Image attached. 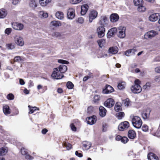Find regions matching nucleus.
I'll use <instances>...</instances> for the list:
<instances>
[{
  "mask_svg": "<svg viewBox=\"0 0 160 160\" xmlns=\"http://www.w3.org/2000/svg\"><path fill=\"white\" fill-rule=\"evenodd\" d=\"M75 10L72 8L68 9L67 13V16L68 19H72L75 16Z\"/></svg>",
  "mask_w": 160,
  "mask_h": 160,
  "instance_id": "obj_14",
  "label": "nucleus"
},
{
  "mask_svg": "<svg viewBox=\"0 0 160 160\" xmlns=\"http://www.w3.org/2000/svg\"><path fill=\"white\" fill-rule=\"evenodd\" d=\"M6 47L9 49H12L15 48V45L14 44L9 43L6 45Z\"/></svg>",
  "mask_w": 160,
  "mask_h": 160,
  "instance_id": "obj_44",
  "label": "nucleus"
},
{
  "mask_svg": "<svg viewBox=\"0 0 160 160\" xmlns=\"http://www.w3.org/2000/svg\"><path fill=\"white\" fill-rule=\"evenodd\" d=\"M148 160H158V157L154 153L150 152L148 155Z\"/></svg>",
  "mask_w": 160,
  "mask_h": 160,
  "instance_id": "obj_20",
  "label": "nucleus"
},
{
  "mask_svg": "<svg viewBox=\"0 0 160 160\" xmlns=\"http://www.w3.org/2000/svg\"><path fill=\"white\" fill-rule=\"evenodd\" d=\"M107 56V54H105V53H103V52H102L100 53L99 55H98V58H102L106 57Z\"/></svg>",
  "mask_w": 160,
  "mask_h": 160,
  "instance_id": "obj_60",
  "label": "nucleus"
},
{
  "mask_svg": "<svg viewBox=\"0 0 160 160\" xmlns=\"http://www.w3.org/2000/svg\"><path fill=\"white\" fill-rule=\"evenodd\" d=\"M52 36L55 37L57 38L60 37L61 36L60 33L59 32H54L52 33Z\"/></svg>",
  "mask_w": 160,
  "mask_h": 160,
  "instance_id": "obj_51",
  "label": "nucleus"
},
{
  "mask_svg": "<svg viewBox=\"0 0 160 160\" xmlns=\"http://www.w3.org/2000/svg\"><path fill=\"white\" fill-rule=\"evenodd\" d=\"M39 16L41 18H46L48 16V13L45 12L43 11H40L39 12Z\"/></svg>",
  "mask_w": 160,
  "mask_h": 160,
  "instance_id": "obj_36",
  "label": "nucleus"
},
{
  "mask_svg": "<svg viewBox=\"0 0 160 160\" xmlns=\"http://www.w3.org/2000/svg\"><path fill=\"white\" fill-rule=\"evenodd\" d=\"M25 158L28 159L32 160L33 159V157L28 154L25 155Z\"/></svg>",
  "mask_w": 160,
  "mask_h": 160,
  "instance_id": "obj_62",
  "label": "nucleus"
},
{
  "mask_svg": "<svg viewBox=\"0 0 160 160\" xmlns=\"http://www.w3.org/2000/svg\"><path fill=\"white\" fill-rule=\"evenodd\" d=\"M98 13L97 12L94 10H92L89 12V22L91 23L92 20L95 19L97 16Z\"/></svg>",
  "mask_w": 160,
  "mask_h": 160,
  "instance_id": "obj_5",
  "label": "nucleus"
},
{
  "mask_svg": "<svg viewBox=\"0 0 160 160\" xmlns=\"http://www.w3.org/2000/svg\"><path fill=\"white\" fill-rule=\"evenodd\" d=\"M140 81L139 79H136L134 81V85L132 86L131 89L132 91L134 93H140L142 91V88L139 84Z\"/></svg>",
  "mask_w": 160,
  "mask_h": 160,
  "instance_id": "obj_2",
  "label": "nucleus"
},
{
  "mask_svg": "<svg viewBox=\"0 0 160 160\" xmlns=\"http://www.w3.org/2000/svg\"><path fill=\"white\" fill-rule=\"evenodd\" d=\"M96 117L94 116L88 118V119H87V123L90 125H92L94 124L96 121Z\"/></svg>",
  "mask_w": 160,
  "mask_h": 160,
  "instance_id": "obj_19",
  "label": "nucleus"
},
{
  "mask_svg": "<svg viewBox=\"0 0 160 160\" xmlns=\"http://www.w3.org/2000/svg\"><path fill=\"white\" fill-rule=\"evenodd\" d=\"M82 145L85 150L88 149L91 146V143L90 142L86 141L83 142Z\"/></svg>",
  "mask_w": 160,
  "mask_h": 160,
  "instance_id": "obj_26",
  "label": "nucleus"
},
{
  "mask_svg": "<svg viewBox=\"0 0 160 160\" xmlns=\"http://www.w3.org/2000/svg\"><path fill=\"white\" fill-rule=\"evenodd\" d=\"M128 136L130 139H133L136 136L135 132L133 130H129L128 132Z\"/></svg>",
  "mask_w": 160,
  "mask_h": 160,
  "instance_id": "obj_23",
  "label": "nucleus"
},
{
  "mask_svg": "<svg viewBox=\"0 0 160 160\" xmlns=\"http://www.w3.org/2000/svg\"><path fill=\"white\" fill-rule=\"evenodd\" d=\"M16 43L20 46H22L24 44V41L22 38L19 35H16L14 37Z\"/></svg>",
  "mask_w": 160,
  "mask_h": 160,
  "instance_id": "obj_9",
  "label": "nucleus"
},
{
  "mask_svg": "<svg viewBox=\"0 0 160 160\" xmlns=\"http://www.w3.org/2000/svg\"><path fill=\"white\" fill-rule=\"evenodd\" d=\"M124 113L123 112H121L117 113V116L118 118L119 119H121L124 117Z\"/></svg>",
  "mask_w": 160,
  "mask_h": 160,
  "instance_id": "obj_41",
  "label": "nucleus"
},
{
  "mask_svg": "<svg viewBox=\"0 0 160 160\" xmlns=\"http://www.w3.org/2000/svg\"><path fill=\"white\" fill-rule=\"evenodd\" d=\"M99 115L100 116L103 117L106 114L107 111L105 108L102 106H100L99 108Z\"/></svg>",
  "mask_w": 160,
  "mask_h": 160,
  "instance_id": "obj_24",
  "label": "nucleus"
},
{
  "mask_svg": "<svg viewBox=\"0 0 160 160\" xmlns=\"http://www.w3.org/2000/svg\"><path fill=\"white\" fill-rule=\"evenodd\" d=\"M150 112V110H148L146 112L143 113L142 114V118L144 119H146L148 118L149 117Z\"/></svg>",
  "mask_w": 160,
  "mask_h": 160,
  "instance_id": "obj_33",
  "label": "nucleus"
},
{
  "mask_svg": "<svg viewBox=\"0 0 160 160\" xmlns=\"http://www.w3.org/2000/svg\"><path fill=\"white\" fill-rule=\"evenodd\" d=\"M51 0H39L40 4L42 6H45L50 2Z\"/></svg>",
  "mask_w": 160,
  "mask_h": 160,
  "instance_id": "obj_32",
  "label": "nucleus"
},
{
  "mask_svg": "<svg viewBox=\"0 0 160 160\" xmlns=\"http://www.w3.org/2000/svg\"><path fill=\"white\" fill-rule=\"evenodd\" d=\"M58 62L59 63L65 64H68L69 63V62L68 61L62 59H59Z\"/></svg>",
  "mask_w": 160,
  "mask_h": 160,
  "instance_id": "obj_56",
  "label": "nucleus"
},
{
  "mask_svg": "<svg viewBox=\"0 0 160 160\" xmlns=\"http://www.w3.org/2000/svg\"><path fill=\"white\" fill-rule=\"evenodd\" d=\"M56 17L58 19L62 20L64 18V15L63 13L60 11L57 12L55 14Z\"/></svg>",
  "mask_w": 160,
  "mask_h": 160,
  "instance_id": "obj_29",
  "label": "nucleus"
},
{
  "mask_svg": "<svg viewBox=\"0 0 160 160\" xmlns=\"http://www.w3.org/2000/svg\"><path fill=\"white\" fill-rule=\"evenodd\" d=\"M151 86L150 82H148L146 83L145 85H144L142 87V89L144 90L148 89Z\"/></svg>",
  "mask_w": 160,
  "mask_h": 160,
  "instance_id": "obj_43",
  "label": "nucleus"
},
{
  "mask_svg": "<svg viewBox=\"0 0 160 160\" xmlns=\"http://www.w3.org/2000/svg\"><path fill=\"white\" fill-rule=\"evenodd\" d=\"M84 21V19L82 17L78 18L77 20V22L80 24L82 23Z\"/></svg>",
  "mask_w": 160,
  "mask_h": 160,
  "instance_id": "obj_54",
  "label": "nucleus"
},
{
  "mask_svg": "<svg viewBox=\"0 0 160 160\" xmlns=\"http://www.w3.org/2000/svg\"><path fill=\"white\" fill-rule=\"evenodd\" d=\"M100 99V96L98 95H96L94 96L93 98V101L94 102H98Z\"/></svg>",
  "mask_w": 160,
  "mask_h": 160,
  "instance_id": "obj_46",
  "label": "nucleus"
},
{
  "mask_svg": "<svg viewBox=\"0 0 160 160\" xmlns=\"http://www.w3.org/2000/svg\"><path fill=\"white\" fill-rule=\"evenodd\" d=\"M7 98L8 100H12L14 98V96L13 94L9 93L7 95Z\"/></svg>",
  "mask_w": 160,
  "mask_h": 160,
  "instance_id": "obj_49",
  "label": "nucleus"
},
{
  "mask_svg": "<svg viewBox=\"0 0 160 160\" xmlns=\"http://www.w3.org/2000/svg\"><path fill=\"white\" fill-rule=\"evenodd\" d=\"M155 136L158 137H160V130H158L157 132L155 133Z\"/></svg>",
  "mask_w": 160,
  "mask_h": 160,
  "instance_id": "obj_63",
  "label": "nucleus"
},
{
  "mask_svg": "<svg viewBox=\"0 0 160 160\" xmlns=\"http://www.w3.org/2000/svg\"><path fill=\"white\" fill-rule=\"evenodd\" d=\"M82 0H70V2L73 4H76L80 2Z\"/></svg>",
  "mask_w": 160,
  "mask_h": 160,
  "instance_id": "obj_55",
  "label": "nucleus"
},
{
  "mask_svg": "<svg viewBox=\"0 0 160 160\" xmlns=\"http://www.w3.org/2000/svg\"><path fill=\"white\" fill-rule=\"evenodd\" d=\"M50 25L51 26L57 27L60 26L61 24L59 21H53L51 22Z\"/></svg>",
  "mask_w": 160,
  "mask_h": 160,
  "instance_id": "obj_31",
  "label": "nucleus"
},
{
  "mask_svg": "<svg viewBox=\"0 0 160 160\" xmlns=\"http://www.w3.org/2000/svg\"><path fill=\"white\" fill-rule=\"evenodd\" d=\"M125 86V83L124 82H122L118 83V87L119 89H122L124 88Z\"/></svg>",
  "mask_w": 160,
  "mask_h": 160,
  "instance_id": "obj_42",
  "label": "nucleus"
},
{
  "mask_svg": "<svg viewBox=\"0 0 160 160\" xmlns=\"http://www.w3.org/2000/svg\"><path fill=\"white\" fill-rule=\"evenodd\" d=\"M64 146L66 147L68 150H69L71 148L72 145L69 143H68L66 142L63 144Z\"/></svg>",
  "mask_w": 160,
  "mask_h": 160,
  "instance_id": "obj_48",
  "label": "nucleus"
},
{
  "mask_svg": "<svg viewBox=\"0 0 160 160\" xmlns=\"http://www.w3.org/2000/svg\"><path fill=\"white\" fill-rule=\"evenodd\" d=\"M119 18L118 15L117 13L112 14L110 17V20L111 22H117Z\"/></svg>",
  "mask_w": 160,
  "mask_h": 160,
  "instance_id": "obj_16",
  "label": "nucleus"
},
{
  "mask_svg": "<svg viewBox=\"0 0 160 160\" xmlns=\"http://www.w3.org/2000/svg\"><path fill=\"white\" fill-rule=\"evenodd\" d=\"M104 27L100 26L97 29V32L98 36L99 38L103 37L105 35V29Z\"/></svg>",
  "mask_w": 160,
  "mask_h": 160,
  "instance_id": "obj_7",
  "label": "nucleus"
},
{
  "mask_svg": "<svg viewBox=\"0 0 160 160\" xmlns=\"http://www.w3.org/2000/svg\"><path fill=\"white\" fill-rule=\"evenodd\" d=\"M142 129L143 131L147 132L148 130V127L147 125L144 124L142 126Z\"/></svg>",
  "mask_w": 160,
  "mask_h": 160,
  "instance_id": "obj_50",
  "label": "nucleus"
},
{
  "mask_svg": "<svg viewBox=\"0 0 160 160\" xmlns=\"http://www.w3.org/2000/svg\"><path fill=\"white\" fill-rule=\"evenodd\" d=\"M7 14V12L5 9H0V19L4 18Z\"/></svg>",
  "mask_w": 160,
  "mask_h": 160,
  "instance_id": "obj_30",
  "label": "nucleus"
},
{
  "mask_svg": "<svg viewBox=\"0 0 160 160\" xmlns=\"http://www.w3.org/2000/svg\"><path fill=\"white\" fill-rule=\"evenodd\" d=\"M155 72L160 73V67H156L155 69Z\"/></svg>",
  "mask_w": 160,
  "mask_h": 160,
  "instance_id": "obj_64",
  "label": "nucleus"
},
{
  "mask_svg": "<svg viewBox=\"0 0 160 160\" xmlns=\"http://www.w3.org/2000/svg\"><path fill=\"white\" fill-rule=\"evenodd\" d=\"M114 104V100L111 98H108L104 102V106L108 108H110Z\"/></svg>",
  "mask_w": 160,
  "mask_h": 160,
  "instance_id": "obj_10",
  "label": "nucleus"
},
{
  "mask_svg": "<svg viewBox=\"0 0 160 160\" xmlns=\"http://www.w3.org/2000/svg\"><path fill=\"white\" fill-rule=\"evenodd\" d=\"M129 126V122L125 121L121 123L118 126V129L119 131H122L124 129H127Z\"/></svg>",
  "mask_w": 160,
  "mask_h": 160,
  "instance_id": "obj_8",
  "label": "nucleus"
},
{
  "mask_svg": "<svg viewBox=\"0 0 160 160\" xmlns=\"http://www.w3.org/2000/svg\"><path fill=\"white\" fill-rule=\"evenodd\" d=\"M30 7L32 8H35L37 7V4L35 0H31L29 2Z\"/></svg>",
  "mask_w": 160,
  "mask_h": 160,
  "instance_id": "obj_34",
  "label": "nucleus"
},
{
  "mask_svg": "<svg viewBox=\"0 0 160 160\" xmlns=\"http://www.w3.org/2000/svg\"><path fill=\"white\" fill-rule=\"evenodd\" d=\"M108 20L106 16H102L100 18L99 24L101 26L105 27V25L108 24Z\"/></svg>",
  "mask_w": 160,
  "mask_h": 160,
  "instance_id": "obj_13",
  "label": "nucleus"
},
{
  "mask_svg": "<svg viewBox=\"0 0 160 160\" xmlns=\"http://www.w3.org/2000/svg\"><path fill=\"white\" fill-rule=\"evenodd\" d=\"M12 26L14 29L18 30H21L23 28V24L18 22H13L12 23Z\"/></svg>",
  "mask_w": 160,
  "mask_h": 160,
  "instance_id": "obj_11",
  "label": "nucleus"
},
{
  "mask_svg": "<svg viewBox=\"0 0 160 160\" xmlns=\"http://www.w3.org/2000/svg\"><path fill=\"white\" fill-rule=\"evenodd\" d=\"M128 139L126 137H122V138L121 139V141L122 142L124 143H126L128 142Z\"/></svg>",
  "mask_w": 160,
  "mask_h": 160,
  "instance_id": "obj_52",
  "label": "nucleus"
},
{
  "mask_svg": "<svg viewBox=\"0 0 160 160\" xmlns=\"http://www.w3.org/2000/svg\"><path fill=\"white\" fill-rule=\"evenodd\" d=\"M108 51L109 53L112 54H115L118 51V48L117 47H112L110 48Z\"/></svg>",
  "mask_w": 160,
  "mask_h": 160,
  "instance_id": "obj_22",
  "label": "nucleus"
},
{
  "mask_svg": "<svg viewBox=\"0 0 160 160\" xmlns=\"http://www.w3.org/2000/svg\"><path fill=\"white\" fill-rule=\"evenodd\" d=\"M14 62H20L24 61L23 58L20 56H17L15 57L14 58Z\"/></svg>",
  "mask_w": 160,
  "mask_h": 160,
  "instance_id": "obj_37",
  "label": "nucleus"
},
{
  "mask_svg": "<svg viewBox=\"0 0 160 160\" xmlns=\"http://www.w3.org/2000/svg\"><path fill=\"white\" fill-rule=\"evenodd\" d=\"M158 34V32L151 30L147 32L144 35L145 38L147 39L151 38Z\"/></svg>",
  "mask_w": 160,
  "mask_h": 160,
  "instance_id": "obj_6",
  "label": "nucleus"
},
{
  "mask_svg": "<svg viewBox=\"0 0 160 160\" xmlns=\"http://www.w3.org/2000/svg\"><path fill=\"white\" fill-rule=\"evenodd\" d=\"M94 108L92 106H90L87 109V112L89 114H91L93 111Z\"/></svg>",
  "mask_w": 160,
  "mask_h": 160,
  "instance_id": "obj_45",
  "label": "nucleus"
},
{
  "mask_svg": "<svg viewBox=\"0 0 160 160\" xmlns=\"http://www.w3.org/2000/svg\"><path fill=\"white\" fill-rule=\"evenodd\" d=\"M124 103L125 105L128 106L130 104V102L128 98H127L124 101Z\"/></svg>",
  "mask_w": 160,
  "mask_h": 160,
  "instance_id": "obj_57",
  "label": "nucleus"
},
{
  "mask_svg": "<svg viewBox=\"0 0 160 160\" xmlns=\"http://www.w3.org/2000/svg\"><path fill=\"white\" fill-rule=\"evenodd\" d=\"M70 126L72 131H75L76 130V128L73 124H71L70 125Z\"/></svg>",
  "mask_w": 160,
  "mask_h": 160,
  "instance_id": "obj_61",
  "label": "nucleus"
},
{
  "mask_svg": "<svg viewBox=\"0 0 160 160\" xmlns=\"http://www.w3.org/2000/svg\"><path fill=\"white\" fill-rule=\"evenodd\" d=\"M117 31V29L116 28H111L108 32L107 34V37L108 38H111L116 33Z\"/></svg>",
  "mask_w": 160,
  "mask_h": 160,
  "instance_id": "obj_17",
  "label": "nucleus"
},
{
  "mask_svg": "<svg viewBox=\"0 0 160 160\" xmlns=\"http://www.w3.org/2000/svg\"><path fill=\"white\" fill-rule=\"evenodd\" d=\"M121 109V107L120 105H116L114 107V109L117 112L119 111Z\"/></svg>",
  "mask_w": 160,
  "mask_h": 160,
  "instance_id": "obj_59",
  "label": "nucleus"
},
{
  "mask_svg": "<svg viewBox=\"0 0 160 160\" xmlns=\"http://www.w3.org/2000/svg\"><path fill=\"white\" fill-rule=\"evenodd\" d=\"M97 42L100 48H102L105 43V40L102 39L98 40Z\"/></svg>",
  "mask_w": 160,
  "mask_h": 160,
  "instance_id": "obj_38",
  "label": "nucleus"
},
{
  "mask_svg": "<svg viewBox=\"0 0 160 160\" xmlns=\"http://www.w3.org/2000/svg\"><path fill=\"white\" fill-rule=\"evenodd\" d=\"M136 49L134 48L128 50L125 52V54L128 57L132 55H134L135 54V52H136Z\"/></svg>",
  "mask_w": 160,
  "mask_h": 160,
  "instance_id": "obj_18",
  "label": "nucleus"
},
{
  "mask_svg": "<svg viewBox=\"0 0 160 160\" xmlns=\"http://www.w3.org/2000/svg\"><path fill=\"white\" fill-rule=\"evenodd\" d=\"M138 10L140 12H144L146 10V8L142 5V4L138 6Z\"/></svg>",
  "mask_w": 160,
  "mask_h": 160,
  "instance_id": "obj_35",
  "label": "nucleus"
},
{
  "mask_svg": "<svg viewBox=\"0 0 160 160\" xmlns=\"http://www.w3.org/2000/svg\"><path fill=\"white\" fill-rule=\"evenodd\" d=\"M58 68L59 72L61 73H64L68 69L67 66L63 64L60 65Z\"/></svg>",
  "mask_w": 160,
  "mask_h": 160,
  "instance_id": "obj_27",
  "label": "nucleus"
},
{
  "mask_svg": "<svg viewBox=\"0 0 160 160\" xmlns=\"http://www.w3.org/2000/svg\"><path fill=\"white\" fill-rule=\"evenodd\" d=\"M114 89L110 85H106L105 88L102 91V92L105 94H108L113 92Z\"/></svg>",
  "mask_w": 160,
  "mask_h": 160,
  "instance_id": "obj_15",
  "label": "nucleus"
},
{
  "mask_svg": "<svg viewBox=\"0 0 160 160\" xmlns=\"http://www.w3.org/2000/svg\"><path fill=\"white\" fill-rule=\"evenodd\" d=\"M133 2L135 5L137 6L141 5L143 3L142 0H133Z\"/></svg>",
  "mask_w": 160,
  "mask_h": 160,
  "instance_id": "obj_40",
  "label": "nucleus"
},
{
  "mask_svg": "<svg viewBox=\"0 0 160 160\" xmlns=\"http://www.w3.org/2000/svg\"><path fill=\"white\" fill-rule=\"evenodd\" d=\"M160 16L159 13H154L149 16L148 19L150 21L155 22L158 19Z\"/></svg>",
  "mask_w": 160,
  "mask_h": 160,
  "instance_id": "obj_12",
  "label": "nucleus"
},
{
  "mask_svg": "<svg viewBox=\"0 0 160 160\" xmlns=\"http://www.w3.org/2000/svg\"><path fill=\"white\" fill-rule=\"evenodd\" d=\"M61 73L58 68H55L54 69L53 71L51 76L53 79H60L64 77V75Z\"/></svg>",
  "mask_w": 160,
  "mask_h": 160,
  "instance_id": "obj_3",
  "label": "nucleus"
},
{
  "mask_svg": "<svg viewBox=\"0 0 160 160\" xmlns=\"http://www.w3.org/2000/svg\"><path fill=\"white\" fill-rule=\"evenodd\" d=\"M8 148L6 147H3L0 149V156H3L5 155L8 152Z\"/></svg>",
  "mask_w": 160,
  "mask_h": 160,
  "instance_id": "obj_25",
  "label": "nucleus"
},
{
  "mask_svg": "<svg viewBox=\"0 0 160 160\" xmlns=\"http://www.w3.org/2000/svg\"><path fill=\"white\" fill-rule=\"evenodd\" d=\"M126 28L124 26H121L118 28V35L121 38H123L125 36Z\"/></svg>",
  "mask_w": 160,
  "mask_h": 160,
  "instance_id": "obj_4",
  "label": "nucleus"
},
{
  "mask_svg": "<svg viewBox=\"0 0 160 160\" xmlns=\"http://www.w3.org/2000/svg\"><path fill=\"white\" fill-rule=\"evenodd\" d=\"M67 86L69 89H71L73 88L74 85L71 82H68L67 83Z\"/></svg>",
  "mask_w": 160,
  "mask_h": 160,
  "instance_id": "obj_47",
  "label": "nucleus"
},
{
  "mask_svg": "<svg viewBox=\"0 0 160 160\" xmlns=\"http://www.w3.org/2000/svg\"><path fill=\"white\" fill-rule=\"evenodd\" d=\"M12 29L11 28H8L6 29L5 31L6 34L9 35L11 32Z\"/></svg>",
  "mask_w": 160,
  "mask_h": 160,
  "instance_id": "obj_58",
  "label": "nucleus"
},
{
  "mask_svg": "<svg viewBox=\"0 0 160 160\" xmlns=\"http://www.w3.org/2000/svg\"><path fill=\"white\" fill-rule=\"evenodd\" d=\"M21 152L22 155H25L27 154V150L24 148H22L21 150Z\"/></svg>",
  "mask_w": 160,
  "mask_h": 160,
  "instance_id": "obj_53",
  "label": "nucleus"
},
{
  "mask_svg": "<svg viewBox=\"0 0 160 160\" xmlns=\"http://www.w3.org/2000/svg\"><path fill=\"white\" fill-rule=\"evenodd\" d=\"M3 111L6 115L9 114L11 113L9 107L8 105H5L3 107Z\"/></svg>",
  "mask_w": 160,
  "mask_h": 160,
  "instance_id": "obj_28",
  "label": "nucleus"
},
{
  "mask_svg": "<svg viewBox=\"0 0 160 160\" xmlns=\"http://www.w3.org/2000/svg\"><path fill=\"white\" fill-rule=\"evenodd\" d=\"M88 8V6L87 4L83 5L81 7V13L82 15H84L87 12Z\"/></svg>",
  "mask_w": 160,
  "mask_h": 160,
  "instance_id": "obj_21",
  "label": "nucleus"
},
{
  "mask_svg": "<svg viewBox=\"0 0 160 160\" xmlns=\"http://www.w3.org/2000/svg\"><path fill=\"white\" fill-rule=\"evenodd\" d=\"M130 118L133 127L137 128H140L142 125V121L140 118L133 115H131Z\"/></svg>",
  "mask_w": 160,
  "mask_h": 160,
  "instance_id": "obj_1",
  "label": "nucleus"
},
{
  "mask_svg": "<svg viewBox=\"0 0 160 160\" xmlns=\"http://www.w3.org/2000/svg\"><path fill=\"white\" fill-rule=\"evenodd\" d=\"M28 107L29 108L30 111L29 112V113H33L34 111L36 110L37 109H38V110H39V109H38V108L36 107H31L30 105H28Z\"/></svg>",
  "mask_w": 160,
  "mask_h": 160,
  "instance_id": "obj_39",
  "label": "nucleus"
}]
</instances>
